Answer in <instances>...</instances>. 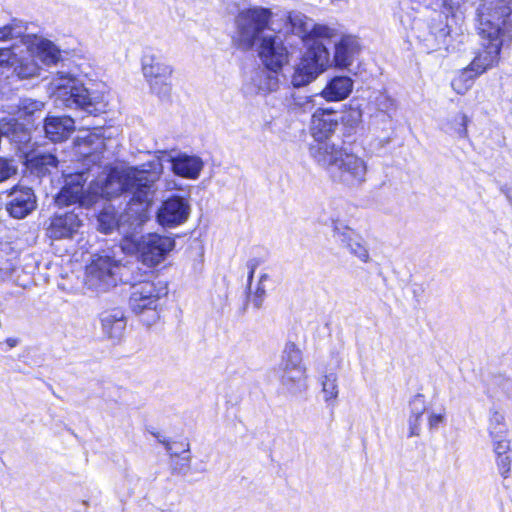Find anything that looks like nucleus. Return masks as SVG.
Instances as JSON below:
<instances>
[{"mask_svg": "<svg viewBox=\"0 0 512 512\" xmlns=\"http://www.w3.org/2000/svg\"><path fill=\"white\" fill-rule=\"evenodd\" d=\"M476 21L485 44L468 66L482 75L499 63L503 45L512 42V0H479Z\"/></svg>", "mask_w": 512, "mask_h": 512, "instance_id": "obj_1", "label": "nucleus"}, {"mask_svg": "<svg viewBox=\"0 0 512 512\" xmlns=\"http://www.w3.org/2000/svg\"><path fill=\"white\" fill-rule=\"evenodd\" d=\"M273 13L269 8L254 6L240 10L235 16L237 39L235 45L243 50H250L260 35L270 27Z\"/></svg>", "mask_w": 512, "mask_h": 512, "instance_id": "obj_2", "label": "nucleus"}, {"mask_svg": "<svg viewBox=\"0 0 512 512\" xmlns=\"http://www.w3.org/2000/svg\"><path fill=\"white\" fill-rule=\"evenodd\" d=\"M167 294V283L162 281L157 273L150 272L144 279L132 285L129 296L130 309L137 315L152 310L158 318L159 301Z\"/></svg>", "mask_w": 512, "mask_h": 512, "instance_id": "obj_3", "label": "nucleus"}, {"mask_svg": "<svg viewBox=\"0 0 512 512\" xmlns=\"http://www.w3.org/2000/svg\"><path fill=\"white\" fill-rule=\"evenodd\" d=\"M329 52L322 42L314 41L308 47L295 68L291 81L294 87L308 85L321 74L327 66Z\"/></svg>", "mask_w": 512, "mask_h": 512, "instance_id": "obj_4", "label": "nucleus"}, {"mask_svg": "<svg viewBox=\"0 0 512 512\" xmlns=\"http://www.w3.org/2000/svg\"><path fill=\"white\" fill-rule=\"evenodd\" d=\"M141 70L152 93L158 96L170 93L174 70L162 55L145 53L141 59Z\"/></svg>", "mask_w": 512, "mask_h": 512, "instance_id": "obj_5", "label": "nucleus"}, {"mask_svg": "<svg viewBox=\"0 0 512 512\" xmlns=\"http://www.w3.org/2000/svg\"><path fill=\"white\" fill-rule=\"evenodd\" d=\"M175 239L158 233L142 235L134 244L135 252L141 263L155 267L163 262L175 247Z\"/></svg>", "mask_w": 512, "mask_h": 512, "instance_id": "obj_6", "label": "nucleus"}, {"mask_svg": "<svg viewBox=\"0 0 512 512\" xmlns=\"http://www.w3.org/2000/svg\"><path fill=\"white\" fill-rule=\"evenodd\" d=\"M258 56L267 70L279 73L289 63L290 53L278 36L268 35L259 41Z\"/></svg>", "mask_w": 512, "mask_h": 512, "instance_id": "obj_7", "label": "nucleus"}, {"mask_svg": "<svg viewBox=\"0 0 512 512\" xmlns=\"http://www.w3.org/2000/svg\"><path fill=\"white\" fill-rule=\"evenodd\" d=\"M441 9L438 19L433 18L429 25V37L431 39H428V41H431L430 47L433 51L447 50L448 39L451 35V27L448 25L447 19L454 17L455 12L459 9V2L457 0H443Z\"/></svg>", "mask_w": 512, "mask_h": 512, "instance_id": "obj_8", "label": "nucleus"}, {"mask_svg": "<svg viewBox=\"0 0 512 512\" xmlns=\"http://www.w3.org/2000/svg\"><path fill=\"white\" fill-rule=\"evenodd\" d=\"M79 215L71 210L52 214L45 227V236L52 241L72 239L82 227Z\"/></svg>", "mask_w": 512, "mask_h": 512, "instance_id": "obj_9", "label": "nucleus"}, {"mask_svg": "<svg viewBox=\"0 0 512 512\" xmlns=\"http://www.w3.org/2000/svg\"><path fill=\"white\" fill-rule=\"evenodd\" d=\"M189 216V204L179 195L165 199L157 211V221L163 227H176Z\"/></svg>", "mask_w": 512, "mask_h": 512, "instance_id": "obj_10", "label": "nucleus"}, {"mask_svg": "<svg viewBox=\"0 0 512 512\" xmlns=\"http://www.w3.org/2000/svg\"><path fill=\"white\" fill-rule=\"evenodd\" d=\"M335 114L336 110L331 107L317 108L312 113L309 132L316 143L327 141L337 130L339 121Z\"/></svg>", "mask_w": 512, "mask_h": 512, "instance_id": "obj_11", "label": "nucleus"}, {"mask_svg": "<svg viewBox=\"0 0 512 512\" xmlns=\"http://www.w3.org/2000/svg\"><path fill=\"white\" fill-rule=\"evenodd\" d=\"M133 181V173L121 171L115 167L108 170L106 177L96 184V193L102 198L111 199L128 192Z\"/></svg>", "mask_w": 512, "mask_h": 512, "instance_id": "obj_12", "label": "nucleus"}, {"mask_svg": "<svg viewBox=\"0 0 512 512\" xmlns=\"http://www.w3.org/2000/svg\"><path fill=\"white\" fill-rule=\"evenodd\" d=\"M86 197L83 175H70L55 195V203L58 207H67L74 204L84 205Z\"/></svg>", "mask_w": 512, "mask_h": 512, "instance_id": "obj_13", "label": "nucleus"}, {"mask_svg": "<svg viewBox=\"0 0 512 512\" xmlns=\"http://www.w3.org/2000/svg\"><path fill=\"white\" fill-rule=\"evenodd\" d=\"M3 193L9 196L15 194V197L6 206L9 215L15 219L25 218L36 207L34 192L29 187L16 185Z\"/></svg>", "mask_w": 512, "mask_h": 512, "instance_id": "obj_14", "label": "nucleus"}, {"mask_svg": "<svg viewBox=\"0 0 512 512\" xmlns=\"http://www.w3.org/2000/svg\"><path fill=\"white\" fill-rule=\"evenodd\" d=\"M0 66L13 68L20 79H29L37 75L38 66L32 59L19 58L13 51V46L0 48Z\"/></svg>", "mask_w": 512, "mask_h": 512, "instance_id": "obj_15", "label": "nucleus"}, {"mask_svg": "<svg viewBox=\"0 0 512 512\" xmlns=\"http://www.w3.org/2000/svg\"><path fill=\"white\" fill-rule=\"evenodd\" d=\"M75 129L70 116H47L44 119L45 136L54 143L66 141Z\"/></svg>", "mask_w": 512, "mask_h": 512, "instance_id": "obj_16", "label": "nucleus"}, {"mask_svg": "<svg viewBox=\"0 0 512 512\" xmlns=\"http://www.w3.org/2000/svg\"><path fill=\"white\" fill-rule=\"evenodd\" d=\"M132 182L128 190V192H132L129 204H138L140 207L137 212H146L153 202V182L148 180L147 177L137 176L134 173Z\"/></svg>", "mask_w": 512, "mask_h": 512, "instance_id": "obj_17", "label": "nucleus"}, {"mask_svg": "<svg viewBox=\"0 0 512 512\" xmlns=\"http://www.w3.org/2000/svg\"><path fill=\"white\" fill-rule=\"evenodd\" d=\"M120 264L113 257L98 255L92 259L87 267V273L100 283L114 282V275Z\"/></svg>", "mask_w": 512, "mask_h": 512, "instance_id": "obj_18", "label": "nucleus"}, {"mask_svg": "<svg viewBox=\"0 0 512 512\" xmlns=\"http://www.w3.org/2000/svg\"><path fill=\"white\" fill-rule=\"evenodd\" d=\"M172 172L186 179H197L203 169L204 163L199 156L178 154L170 159Z\"/></svg>", "mask_w": 512, "mask_h": 512, "instance_id": "obj_19", "label": "nucleus"}, {"mask_svg": "<svg viewBox=\"0 0 512 512\" xmlns=\"http://www.w3.org/2000/svg\"><path fill=\"white\" fill-rule=\"evenodd\" d=\"M58 159L51 153L27 152L24 154V165L33 175L43 177L51 172V169L57 168Z\"/></svg>", "mask_w": 512, "mask_h": 512, "instance_id": "obj_20", "label": "nucleus"}, {"mask_svg": "<svg viewBox=\"0 0 512 512\" xmlns=\"http://www.w3.org/2000/svg\"><path fill=\"white\" fill-rule=\"evenodd\" d=\"M337 167L345 180L357 183L364 180L367 170L365 162L360 157L347 151H345Z\"/></svg>", "mask_w": 512, "mask_h": 512, "instance_id": "obj_21", "label": "nucleus"}, {"mask_svg": "<svg viewBox=\"0 0 512 512\" xmlns=\"http://www.w3.org/2000/svg\"><path fill=\"white\" fill-rule=\"evenodd\" d=\"M353 90V81L348 76H336L331 79L320 95L327 102H338L349 97Z\"/></svg>", "mask_w": 512, "mask_h": 512, "instance_id": "obj_22", "label": "nucleus"}, {"mask_svg": "<svg viewBox=\"0 0 512 512\" xmlns=\"http://www.w3.org/2000/svg\"><path fill=\"white\" fill-rule=\"evenodd\" d=\"M345 151L342 147L327 141L310 146V153L315 161L327 167L337 166Z\"/></svg>", "mask_w": 512, "mask_h": 512, "instance_id": "obj_23", "label": "nucleus"}, {"mask_svg": "<svg viewBox=\"0 0 512 512\" xmlns=\"http://www.w3.org/2000/svg\"><path fill=\"white\" fill-rule=\"evenodd\" d=\"M163 444L168 450L170 458L174 463V469L181 470L189 467L191 455L187 439L178 441H165Z\"/></svg>", "mask_w": 512, "mask_h": 512, "instance_id": "obj_24", "label": "nucleus"}, {"mask_svg": "<svg viewBox=\"0 0 512 512\" xmlns=\"http://www.w3.org/2000/svg\"><path fill=\"white\" fill-rule=\"evenodd\" d=\"M101 324L105 333L110 338H117L122 335L126 326L124 313L119 309H114L111 313L105 314L101 318Z\"/></svg>", "mask_w": 512, "mask_h": 512, "instance_id": "obj_25", "label": "nucleus"}, {"mask_svg": "<svg viewBox=\"0 0 512 512\" xmlns=\"http://www.w3.org/2000/svg\"><path fill=\"white\" fill-rule=\"evenodd\" d=\"M98 230L109 234L120 226V216L112 206H105L97 214Z\"/></svg>", "mask_w": 512, "mask_h": 512, "instance_id": "obj_26", "label": "nucleus"}, {"mask_svg": "<svg viewBox=\"0 0 512 512\" xmlns=\"http://www.w3.org/2000/svg\"><path fill=\"white\" fill-rule=\"evenodd\" d=\"M480 75L472 70L469 66L462 68L458 74L452 79L451 87L459 95H464L471 89L475 80Z\"/></svg>", "mask_w": 512, "mask_h": 512, "instance_id": "obj_27", "label": "nucleus"}, {"mask_svg": "<svg viewBox=\"0 0 512 512\" xmlns=\"http://www.w3.org/2000/svg\"><path fill=\"white\" fill-rule=\"evenodd\" d=\"M284 373L281 376V382L288 389H302L306 386V369L305 367H294L283 369Z\"/></svg>", "mask_w": 512, "mask_h": 512, "instance_id": "obj_28", "label": "nucleus"}, {"mask_svg": "<svg viewBox=\"0 0 512 512\" xmlns=\"http://www.w3.org/2000/svg\"><path fill=\"white\" fill-rule=\"evenodd\" d=\"M38 53L43 63L56 64L61 57L60 50L50 41L43 40L38 44Z\"/></svg>", "mask_w": 512, "mask_h": 512, "instance_id": "obj_29", "label": "nucleus"}, {"mask_svg": "<svg viewBox=\"0 0 512 512\" xmlns=\"http://www.w3.org/2000/svg\"><path fill=\"white\" fill-rule=\"evenodd\" d=\"M283 353V369L304 367L301 365V350L294 342H287Z\"/></svg>", "mask_w": 512, "mask_h": 512, "instance_id": "obj_30", "label": "nucleus"}, {"mask_svg": "<svg viewBox=\"0 0 512 512\" xmlns=\"http://www.w3.org/2000/svg\"><path fill=\"white\" fill-rule=\"evenodd\" d=\"M508 431L505 416L498 410H494L489 418V435L492 439L506 434Z\"/></svg>", "mask_w": 512, "mask_h": 512, "instance_id": "obj_31", "label": "nucleus"}, {"mask_svg": "<svg viewBox=\"0 0 512 512\" xmlns=\"http://www.w3.org/2000/svg\"><path fill=\"white\" fill-rule=\"evenodd\" d=\"M67 100H70L80 108H86L91 105L90 93L82 85L72 86L69 90V97Z\"/></svg>", "mask_w": 512, "mask_h": 512, "instance_id": "obj_32", "label": "nucleus"}, {"mask_svg": "<svg viewBox=\"0 0 512 512\" xmlns=\"http://www.w3.org/2000/svg\"><path fill=\"white\" fill-rule=\"evenodd\" d=\"M334 59L338 66L348 67L351 63L349 55V44L345 40H341L335 46Z\"/></svg>", "mask_w": 512, "mask_h": 512, "instance_id": "obj_33", "label": "nucleus"}, {"mask_svg": "<svg viewBox=\"0 0 512 512\" xmlns=\"http://www.w3.org/2000/svg\"><path fill=\"white\" fill-rule=\"evenodd\" d=\"M469 122L470 120L465 113H459L449 122L450 129L459 137H466L468 133L467 127Z\"/></svg>", "mask_w": 512, "mask_h": 512, "instance_id": "obj_34", "label": "nucleus"}, {"mask_svg": "<svg viewBox=\"0 0 512 512\" xmlns=\"http://www.w3.org/2000/svg\"><path fill=\"white\" fill-rule=\"evenodd\" d=\"M322 386L326 401L335 400L337 398L338 389L336 384V377L334 375H325Z\"/></svg>", "mask_w": 512, "mask_h": 512, "instance_id": "obj_35", "label": "nucleus"}, {"mask_svg": "<svg viewBox=\"0 0 512 512\" xmlns=\"http://www.w3.org/2000/svg\"><path fill=\"white\" fill-rule=\"evenodd\" d=\"M425 412L424 401L420 409L413 411L409 419V437L418 436L421 429V418Z\"/></svg>", "mask_w": 512, "mask_h": 512, "instance_id": "obj_36", "label": "nucleus"}, {"mask_svg": "<svg viewBox=\"0 0 512 512\" xmlns=\"http://www.w3.org/2000/svg\"><path fill=\"white\" fill-rule=\"evenodd\" d=\"M17 166L9 158L0 157V183L17 174Z\"/></svg>", "mask_w": 512, "mask_h": 512, "instance_id": "obj_37", "label": "nucleus"}, {"mask_svg": "<svg viewBox=\"0 0 512 512\" xmlns=\"http://www.w3.org/2000/svg\"><path fill=\"white\" fill-rule=\"evenodd\" d=\"M344 241L352 254H354L363 262L368 261L369 253L365 246L357 241L352 240L351 238L344 239Z\"/></svg>", "mask_w": 512, "mask_h": 512, "instance_id": "obj_38", "label": "nucleus"}, {"mask_svg": "<svg viewBox=\"0 0 512 512\" xmlns=\"http://www.w3.org/2000/svg\"><path fill=\"white\" fill-rule=\"evenodd\" d=\"M493 451L496 455V458L510 456L509 455V453L511 452L510 440L506 439V438H501V439L495 438L493 441Z\"/></svg>", "mask_w": 512, "mask_h": 512, "instance_id": "obj_39", "label": "nucleus"}, {"mask_svg": "<svg viewBox=\"0 0 512 512\" xmlns=\"http://www.w3.org/2000/svg\"><path fill=\"white\" fill-rule=\"evenodd\" d=\"M330 36V30L328 27L324 25H314L310 32L306 35L308 40H311V43L314 41H320V38H328Z\"/></svg>", "mask_w": 512, "mask_h": 512, "instance_id": "obj_40", "label": "nucleus"}, {"mask_svg": "<svg viewBox=\"0 0 512 512\" xmlns=\"http://www.w3.org/2000/svg\"><path fill=\"white\" fill-rule=\"evenodd\" d=\"M512 459L510 456L496 458V465L499 474L502 478L506 479L510 476Z\"/></svg>", "mask_w": 512, "mask_h": 512, "instance_id": "obj_41", "label": "nucleus"}, {"mask_svg": "<svg viewBox=\"0 0 512 512\" xmlns=\"http://www.w3.org/2000/svg\"><path fill=\"white\" fill-rule=\"evenodd\" d=\"M14 22L15 20L0 27V42H5L15 38L16 24Z\"/></svg>", "mask_w": 512, "mask_h": 512, "instance_id": "obj_42", "label": "nucleus"}, {"mask_svg": "<svg viewBox=\"0 0 512 512\" xmlns=\"http://www.w3.org/2000/svg\"><path fill=\"white\" fill-rule=\"evenodd\" d=\"M259 265H260L259 259H252V260L248 261V263H247V267H248L247 283H248L249 288L252 284L255 271Z\"/></svg>", "mask_w": 512, "mask_h": 512, "instance_id": "obj_43", "label": "nucleus"}, {"mask_svg": "<svg viewBox=\"0 0 512 512\" xmlns=\"http://www.w3.org/2000/svg\"><path fill=\"white\" fill-rule=\"evenodd\" d=\"M264 297H265V290L262 287L258 286L256 288V291L254 292V294L251 297V301L255 308L261 307Z\"/></svg>", "mask_w": 512, "mask_h": 512, "instance_id": "obj_44", "label": "nucleus"}, {"mask_svg": "<svg viewBox=\"0 0 512 512\" xmlns=\"http://www.w3.org/2000/svg\"><path fill=\"white\" fill-rule=\"evenodd\" d=\"M445 420V414L432 413L428 417V426L430 429L437 428Z\"/></svg>", "mask_w": 512, "mask_h": 512, "instance_id": "obj_45", "label": "nucleus"}, {"mask_svg": "<svg viewBox=\"0 0 512 512\" xmlns=\"http://www.w3.org/2000/svg\"><path fill=\"white\" fill-rule=\"evenodd\" d=\"M5 343L8 345L9 348H13L18 345L19 340L17 338L9 337L5 340Z\"/></svg>", "mask_w": 512, "mask_h": 512, "instance_id": "obj_46", "label": "nucleus"}, {"mask_svg": "<svg viewBox=\"0 0 512 512\" xmlns=\"http://www.w3.org/2000/svg\"><path fill=\"white\" fill-rule=\"evenodd\" d=\"M350 112H351V117L354 118L356 122H358L361 117V112L359 110L352 109V108H350Z\"/></svg>", "mask_w": 512, "mask_h": 512, "instance_id": "obj_47", "label": "nucleus"}, {"mask_svg": "<svg viewBox=\"0 0 512 512\" xmlns=\"http://www.w3.org/2000/svg\"><path fill=\"white\" fill-rule=\"evenodd\" d=\"M418 399H423V396H422V395H417V396H415V399H414V400H418Z\"/></svg>", "mask_w": 512, "mask_h": 512, "instance_id": "obj_48", "label": "nucleus"}]
</instances>
